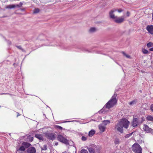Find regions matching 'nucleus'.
Returning a JSON list of instances; mask_svg holds the SVG:
<instances>
[{
  "label": "nucleus",
  "instance_id": "27",
  "mask_svg": "<svg viewBox=\"0 0 153 153\" xmlns=\"http://www.w3.org/2000/svg\"><path fill=\"white\" fill-rule=\"evenodd\" d=\"M41 149L42 150H46L47 149V145H44L43 147L41 148Z\"/></svg>",
  "mask_w": 153,
  "mask_h": 153
},
{
  "label": "nucleus",
  "instance_id": "44",
  "mask_svg": "<svg viewBox=\"0 0 153 153\" xmlns=\"http://www.w3.org/2000/svg\"><path fill=\"white\" fill-rule=\"evenodd\" d=\"M70 122V121H67L66 122Z\"/></svg>",
  "mask_w": 153,
  "mask_h": 153
},
{
  "label": "nucleus",
  "instance_id": "28",
  "mask_svg": "<svg viewBox=\"0 0 153 153\" xmlns=\"http://www.w3.org/2000/svg\"><path fill=\"white\" fill-rule=\"evenodd\" d=\"M55 128L61 130H62V127L58 125L55 126Z\"/></svg>",
  "mask_w": 153,
  "mask_h": 153
},
{
  "label": "nucleus",
  "instance_id": "32",
  "mask_svg": "<svg viewBox=\"0 0 153 153\" xmlns=\"http://www.w3.org/2000/svg\"><path fill=\"white\" fill-rule=\"evenodd\" d=\"M87 137L85 136H82L81 137V140L83 141H85L87 140Z\"/></svg>",
  "mask_w": 153,
  "mask_h": 153
},
{
  "label": "nucleus",
  "instance_id": "7",
  "mask_svg": "<svg viewBox=\"0 0 153 153\" xmlns=\"http://www.w3.org/2000/svg\"><path fill=\"white\" fill-rule=\"evenodd\" d=\"M46 137L49 139L53 140L55 139L56 137L54 133H48L46 134Z\"/></svg>",
  "mask_w": 153,
  "mask_h": 153
},
{
  "label": "nucleus",
  "instance_id": "39",
  "mask_svg": "<svg viewBox=\"0 0 153 153\" xmlns=\"http://www.w3.org/2000/svg\"><path fill=\"white\" fill-rule=\"evenodd\" d=\"M103 109H102L101 110H100L99 112V113H100L102 112L103 111Z\"/></svg>",
  "mask_w": 153,
  "mask_h": 153
},
{
  "label": "nucleus",
  "instance_id": "19",
  "mask_svg": "<svg viewBox=\"0 0 153 153\" xmlns=\"http://www.w3.org/2000/svg\"><path fill=\"white\" fill-rule=\"evenodd\" d=\"M110 123V121L109 120H105L103 121L102 123L106 126L107 124H109Z\"/></svg>",
  "mask_w": 153,
  "mask_h": 153
},
{
  "label": "nucleus",
  "instance_id": "8",
  "mask_svg": "<svg viewBox=\"0 0 153 153\" xmlns=\"http://www.w3.org/2000/svg\"><path fill=\"white\" fill-rule=\"evenodd\" d=\"M146 30L150 34L153 35V25H148L146 26Z\"/></svg>",
  "mask_w": 153,
  "mask_h": 153
},
{
  "label": "nucleus",
  "instance_id": "12",
  "mask_svg": "<svg viewBox=\"0 0 153 153\" xmlns=\"http://www.w3.org/2000/svg\"><path fill=\"white\" fill-rule=\"evenodd\" d=\"M99 128L100 130L103 132L105 131L106 127L103 124H101L99 126Z\"/></svg>",
  "mask_w": 153,
  "mask_h": 153
},
{
  "label": "nucleus",
  "instance_id": "43",
  "mask_svg": "<svg viewBox=\"0 0 153 153\" xmlns=\"http://www.w3.org/2000/svg\"><path fill=\"white\" fill-rule=\"evenodd\" d=\"M17 117H18V116H20V114H19V113H17Z\"/></svg>",
  "mask_w": 153,
  "mask_h": 153
},
{
  "label": "nucleus",
  "instance_id": "20",
  "mask_svg": "<svg viewBox=\"0 0 153 153\" xmlns=\"http://www.w3.org/2000/svg\"><path fill=\"white\" fill-rule=\"evenodd\" d=\"M25 150V148L24 146H21L18 149H17V151H24Z\"/></svg>",
  "mask_w": 153,
  "mask_h": 153
},
{
  "label": "nucleus",
  "instance_id": "24",
  "mask_svg": "<svg viewBox=\"0 0 153 153\" xmlns=\"http://www.w3.org/2000/svg\"><path fill=\"white\" fill-rule=\"evenodd\" d=\"M79 153H88V151L85 149H82L80 152Z\"/></svg>",
  "mask_w": 153,
  "mask_h": 153
},
{
  "label": "nucleus",
  "instance_id": "41",
  "mask_svg": "<svg viewBox=\"0 0 153 153\" xmlns=\"http://www.w3.org/2000/svg\"><path fill=\"white\" fill-rule=\"evenodd\" d=\"M122 11V10H118V12L119 13L121 12Z\"/></svg>",
  "mask_w": 153,
  "mask_h": 153
},
{
  "label": "nucleus",
  "instance_id": "40",
  "mask_svg": "<svg viewBox=\"0 0 153 153\" xmlns=\"http://www.w3.org/2000/svg\"><path fill=\"white\" fill-rule=\"evenodd\" d=\"M150 51H153V48H152L149 49Z\"/></svg>",
  "mask_w": 153,
  "mask_h": 153
},
{
  "label": "nucleus",
  "instance_id": "36",
  "mask_svg": "<svg viewBox=\"0 0 153 153\" xmlns=\"http://www.w3.org/2000/svg\"><path fill=\"white\" fill-rule=\"evenodd\" d=\"M130 13L128 11H127L126 13V16L128 17L130 16Z\"/></svg>",
  "mask_w": 153,
  "mask_h": 153
},
{
  "label": "nucleus",
  "instance_id": "34",
  "mask_svg": "<svg viewBox=\"0 0 153 153\" xmlns=\"http://www.w3.org/2000/svg\"><path fill=\"white\" fill-rule=\"evenodd\" d=\"M22 3L21 2H20L19 4H17L16 6L17 7H20L22 5Z\"/></svg>",
  "mask_w": 153,
  "mask_h": 153
},
{
  "label": "nucleus",
  "instance_id": "23",
  "mask_svg": "<svg viewBox=\"0 0 153 153\" xmlns=\"http://www.w3.org/2000/svg\"><path fill=\"white\" fill-rule=\"evenodd\" d=\"M123 54V55L125 56L126 58H131L130 56L129 55L126 54V53H125L124 52H123L122 53Z\"/></svg>",
  "mask_w": 153,
  "mask_h": 153
},
{
  "label": "nucleus",
  "instance_id": "16",
  "mask_svg": "<svg viewBox=\"0 0 153 153\" xmlns=\"http://www.w3.org/2000/svg\"><path fill=\"white\" fill-rule=\"evenodd\" d=\"M16 7H17L16 5L15 4H11L7 6L6 7V8L8 9H12Z\"/></svg>",
  "mask_w": 153,
  "mask_h": 153
},
{
  "label": "nucleus",
  "instance_id": "30",
  "mask_svg": "<svg viewBox=\"0 0 153 153\" xmlns=\"http://www.w3.org/2000/svg\"><path fill=\"white\" fill-rule=\"evenodd\" d=\"M114 143L115 144H118L120 143V140L118 139H116L114 141Z\"/></svg>",
  "mask_w": 153,
  "mask_h": 153
},
{
  "label": "nucleus",
  "instance_id": "22",
  "mask_svg": "<svg viewBox=\"0 0 153 153\" xmlns=\"http://www.w3.org/2000/svg\"><path fill=\"white\" fill-rule=\"evenodd\" d=\"M136 101L135 100H134L133 101H132L130 102L129 103V104L130 105H134L135 104H136Z\"/></svg>",
  "mask_w": 153,
  "mask_h": 153
},
{
  "label": "nucleus",
  "instance_id": "45",
  "mask_svg": "<svg viewBox=\"0 0 153 153\" xmlns=\"http://www.w3.org/2000/svg\"><path fill=\"white\" fill-rule=\"evenodd\" d=\"M1 107V106H0V107Z\"/></svg>",
  "mask_w": 153,
  "mask_h": 153
},
{
  "label": "nucleus",
  "instance_id": "6",
  "mask_svg": "<svg viewBox=\"0 0 153 153\" xmlns=\"http://www.w3.org/2000/svg\"><path fill=\"white\" fill-rule=\"evenodd\" d=\"M125 20V17L123 16L118 17L117 16L114 20L117 23L120 24L123 22Z\"/></svg>",
  "mask_w": 153,
  "mask_h": 153
},
{
  "label": "nucleus",
  "instance_id": "5",
  "mask_svg": "<svg viewBox=\"0 0 153 153\" xmlns=\"http://www.w3.org/2000/svg\"><path fill=\"white\" fill-rule=\"evenodd\" d=\"M142 129L143 130L145 131L146 133H150L152 134L153 133V129H152L151 128L149 127V126L147 125L144 124L142 126Z\"/></svg>",
  "mask_w": 153,
  "mask_h": 153
},
{
  "label": "nucleus",
  "instance_id": "17",
  "mask_svg": "<svg viewBox=\"0 0 153 153\" xmlns=\"http://www.w3.org/2000/svg\"><path fill=\"white\" fill-rule=\"evenodd\" d=\"M95 133V131L94 130H91L89 132L88 135L90 137H92Z\"/></svg>",
  "mask_w": 153,
  "mask_h": 153
},
{
  "label": "nucleus",
  "instance_id": "37",
  "mask_svg": "<svg viewBox=\"0 0 153 153\" xmlns=\"http://www.w3.org/2000/svg\"><path fill=\"white\" fill-rule=\"evenodd\" d=\"M3 94H8V95H11V94H9V93H2V94H0V95H3Z\"/></svg>",
  "mask_w": 153,
  "mask_h": 153
},
{
  "label": "nucleus",
  "instance_id": "33",
  "mask_svg": "<svg viewBox=\"0 0 153 153\" xmlns=\"http://www.w3.org/2000/svg\"><path fill=\"white\" fill-rule=\"evenodd\" d=\"M28 139H29V141H32L33 140V137L30 136H29L28 137Z\"/></svg>",
  "mask_w": 153,
  "mask_h": 153
},
{
  "label": "nucleus",
  "instance_id": "38",
  "mask_svg": "<svg viewBox=\"0 0 153 153\" xmlns=\"http://www.w3.org/2000/svg\"><path fill=\"white\" fill-rule=\"evenodd\" d=\"M151 110L153 112V104L151 106Z\"/></svg>",
  "mask_w": 153,
  "mask_h": 153
},
{
  "label": "nucleus",
  "instance_id": "13",
  "mask_svg": "<svg viewBox=\"0 0 153 153\" xmlns=\"http://www.w3.org/2000/svg\"><path fill=\"white\" fill-rule=\"evenodd\" d=\"M35 137L40 140H43V137L42 134H36L35 135Z\"/></svg>",
  "mask_w": 153,
  "mask_h": 153
},
{
  "label": "nucleus",
  "instance_id": "35",
  "mask_svg": "<svg viewBox=\"0 0 153 153\" xmlns=\"http://www.w3.org/2000/svg\"><path fill=\"white\" fill-rule=\"evenodd\" d=\"M16 47L19 49L22 50V51H23V49L22 48L21 46H17Z\"/></svg>",
  "mask_w": 153,
  "mask_h": 153
},
{
  "label": "nucleus",
  "instance_id": "2",
  "mask_svg": "<svg viewBox=\"0 0 153 153\" xmlns=\"http://www.w3.org/2000/svg\"><path fill=\"white\" fill-rule=\"evenodd\" d=\"M117 94H114L111 99L106 103L105 107L107 108H110L114 105L117 102L116 97Z\"/></svg>",
  "mask_w": 153,
  "mask_h": 153
},
{
  "label": "nucleus",
  "instance_id": "4",
  "mask_svg": "<svg viewBox=\"0 0 153 153\" xmlns=\"http://www.w3.org/2000/svg\"><path fill=\"white\" fill-rule=\"evenodd\" d=\"M57 139L59 141L66 144H68V141L67 139L61 135H58Z\"/></svg>",
  "mask_w": 153,
  "mask_h": 153
},
{
  "label": "nucleus",
  "instance_id": "9",
  "mask_svg": "<svg viewBox=\"0 0 153 153\" xmlns=\"http://www.w3.org/2000/svg\"><path fill=\"white\" fill-rule=\"evenodd\" d=\"M115 11V10H112L109 12V16L110 18L112 19L113 21L115 19L117 16H115L114 14V13Z\"/></svg>",
  "mask_w": 153,
  "mask_h": 153
},
{
  "label": "nucleus",
  "instance_id": "21",
  "mask_svg": "<svg viewBox=\"0 0 153 153\" xmlns=\"http://www.w3.org/2000/svg\"><path fill=\"white\" fill-rule=\"evenodd\" d=\"M88 150L90 153H94L95 151V150L92 148H89Z\"/></svg>",
  "mask_w": 153,
  "mask_h": 153
},
{
  "label": "nucleus",
  "instance_id": "18",
  "mask_svg": "<svg viewBox=\"0 0 153 153\" xmlns=\"http://www.w3.org/2000/svg\"><path fill=\"white\" fill-rule=\"evenodd\" d=\"M97 30V29L94 27H91L89 30V31L91 33H93L95 32Z\"/></svg>",
  "mask_w": 153,
  "mask_h": 153
},
{
  "label": "nucleus",
  "instance_id": "26",
  "mask_svg": "<svg viewBox=\"0 0 153 153\" xmlns=\"http://www.w3.org/2000/svg\"><path fill=\"white\" fill-rule=\"evenodd\" d=\"M133 133V132H132L129 134H127L125 136V137L126 138H129V137H130V136H131L132 135Z\"/></svg>",
  "mask_w": 153,
  "mask_h": 153
},
{
  "label": "nucleus",
  "instance_id": "14",
  "mask_svg": "<svg viewBox=\"0 0 153 153\" xmlns=\"http://www.w3.org/2000/svg\"><path fill=\"white\" fill-rule=\"evenodd\" d=\"M146 119L148 121L153 122V116L148 115L146 117Z\"/></svg>",
  "mask_w": 153,
  "mask_h": 153
},
{
  "label": "nucleus",
  "instance_id": "10",
  "mask_svg": "<svg viewBox=\"0 0 153 153\" xmlns=\"http://www.w3.org/2000/svg\"><path fill=\"white\" fill-rule=\"evenodd\" d=\"M36 152V149L33 147H30L27 150V153H35Z\"/></svg>",
  "mask_w": 153,
  "mask_h": 153
},
{
  "label": "nucleus",
  "instance_id": "25",
  "mask_svg": "<svg viewBox=\"0 0 153 153\" xmlns=\"http://www.w3.org/2000/svg\"><path fill=\"white\" fill-rule=\"evenodd\" d=\"M147 46L148 47H150L152 46H153V43L152 42H149L147 44Z\"/></svg>",
  "mask_w": 153,
  "mask_h": 153
},
{
  "label": "nucleus",
  "instance_id": "42",
  "mask_svg": "<svg viewBox=\"0 0 153 153\" xmlns=\"http://www.w3.org/2000/svg\"><path fill=\"white\" fill-rule=\"evenodd\" d=\"M55 145L56 146H57L58 144V142L56 143L55 144Z\"/></svg>",
  "mask_w": 153,
  "mask_h": 153
},
{
  "label": "nucleus",
  "instance_id": "15",
  "mask_svg": "<svg viewBox=\"0 0 153 153\" xmlns=\"http://www.w3.org/2000/svg\"><path fill=\"white\" fill-rule=\"evenodd\" d=\"M22 145L24 146L25 148H27L30 146V144L28 143L25 142L23 143Z\"/></svg>",
  "mask_w": 153,
  "mask_h": 153
},
{
  "label": "nucleus",
  "instance_id": "31",
  "mask_svg": "<svg viewBox=\"0 0 153 153\" xmlns=\"http://www.w3.org/2000/svg\"><path fill=\"white\" fill-rule=\"evenodd\" d=\"M142 51L143 53L144 54H147L148 53V51L144 49H142Z\"/></svg>",
  "mask_w": 153,
  "mask_h": 153
},
{
  "label": "nucleus",
  "instance_id": "1",
  "mask_svg": "<svg viewBox=\"0 0 153 153\" xmlns=\"http://www.w3.org/2000/svg\"><path fill=\"white\" fill-rule=\"evenodd\" d=\"M130 122L126 119H122L115 125V128L121 133H123V127L127 129L128 128Z\"/></svg>",
  "mask_w": 153,
  "mask_h": 153
},
{
  "label": "nucleus",
  "instance_id": "29",
  "mask_svg": "<svg viewBox=\"0 0 153 153\" xmlns=\"http://www.w3.org/2000/svg\"><path fill=\"white\" fill-rule=\"evenodd\" d=\"M39 10L38 8H36L33 11V13H37L39 12Z\"/></svg>",
  "mask_w": 153,
  "mask_h": 153
},
{
  "label": "nucleus",
  "instance_id": "11",
  "mask_svg": "<svg viewBox=\"0 0 153 153\" xmlns=\"http://www.w3.org/2000/svg\"><path fill=\"white\" fill-rule=\"evenodd\" d=\"M138 120L137 118H134L133 119V121L132 122V126L133 127H136L137 126L138 124Z\"/></svg>",
  "mask_w": 153,
  "mask_h": 153
},
{
  "label": "nucleus",
  "instance_id": "3",
  "mask_svg": "<svg viewBox=\"0 0 153 153\" xmlns=\"http://www.w3.org/2000/svg\"><path fill=\"white\" fill-rule=\"evenodd\" d=\"M131 149L132 151L135 153H142V148L137 143H135L132 146Z\"/></svg>",
  "mask_w": 153,
  "mask_h": 153
}]
</instances>
